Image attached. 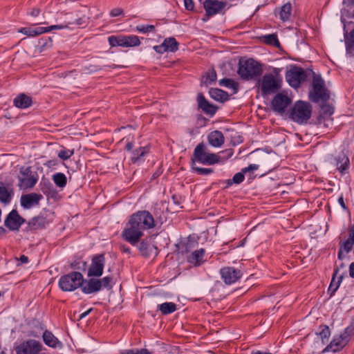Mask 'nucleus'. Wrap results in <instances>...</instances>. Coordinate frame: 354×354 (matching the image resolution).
<instances>
[{
    "mask_svg": "<svg viewBox=\"0 0 354 354\" xmlns=\"http://www.w3.org/2000/svg\"><path fill=\"white\" fill-rule=\"evenodd\" d=\"M154 226V218L149 212L138 211L130 216L121 236L132 245H136L143 236V232Z\"/></svg>",
    "mask_w": 354,
    "mask_h": 354,
    "instance_id": "f257e3e1",
    "label": "nucleus"
},
{
    "mask_svg": "<svg viewBox=\"0 0 354 354\" xmlns=\"http://www.w3.org/2000/svg\"><path fill=\"white\" fill-rule=\"evenodd\" d=\"M263 72L261 65L254 59L250 58L245 60H240L237 73L242 80H250L256 79Z\"/></svg>",
    "mask_w": 354,
    "mask_h": 354,
    "instance_id": "f03ea898",
    "label": "nucleus"
},
{
    "mask_svg": "<svg viewBox=\"0 0 354 354\" xmlns=\"http://www.w3.org/2000/svg\"><path fill=\"white\" fill-rule=\"evenodd\" d=\"M312 114V106L309 102L299 100L292 107L289 118L299 124H306Z\"/></svg>",
    "mask_w": 354,
    "mask_h": 354,
    "instance_id": "7ed1b4c3",
    "label": "nucleus"
},
{
    "mask_svg": "<svg viewBox=\"0 0 354 354\" xmlns=\"http://www.w3.org/2000/svg\"><path fill=\"white\" fill-rule=\"evenodd\" d=\"M220 156L207 151L203 142L199 143L194 149L191 163L195 165L196 162L205 165H212L220 162Z\"/></svg>",
    "mask_w": 354,
    "mask_h": 354,
    "instance_id": "20e7f679",
    "label": "nucleus"
},
{
    "mask_svg": "<svg viewBox=\"0 0 354 354\" xmlns=\"http://www.w3.org/2000/svg\"><path fill=\"white\" fill-rule=\"evenodd\" d=\"M84 282L82 273L72 272L62 276L58 282L59 288L64 292H72L81 287Z\"/></svg>",
    "mask_w": 354,
    "mask_h": 354,
    "instance_id": "39448f33",
    "label": "nucleus"
},
{
    "mask_svg": "<svg viewBox=\"0 0 354 354\" xmlns=\"http://www.w3.org/2000/svg\"><path fill=\"white\" fill-rule=\"evenodd\" d=\"M313 88L309 92V99L315 103L320 101L325 102L330 98L328 90L325 87V82L319 75H315L313 79Z\"/></svg>",
    "mask_w": 354,
    "mask_h": 354,
    "instance_id": "423d86ee",
    "label": "nucleus"
},
{
    "mask_svg": "<svg viewBox=\"0 0 354 354\" xmlns=\"http://www.w3.org/2000/svg\"><path fill=\"white\" fill-rule=\"evenodd\" d=\"M280 83L281 80L273 74L266 73L262 78L258 81L261 95L265 97L277 92L281 87Z\"/></svg>",
    "mask_w": 354,
    "mask_h": 354,
    "instance_id": "0eeeda50",
    "label": "nucleus"
},
{
    "mask_svg": "<svg viewBox=\"0 0 354 354\" xmlns=\"http://www.w3.org/2000/svg\"><path fill=\"white\" fill-rule=\"evenodd\" d=\"M109 44L112 47H134L140 44L139 37L136 35H112L108 38Z\"/></svg>",
    "mask_w": 354,
    "mask_h": 354,
    "instance_id": "6e6552de",
    "label": "nucleus"
},
{
    "mask_svg": "<svg viewBox=\"0 0 354 354\" xmlns=\"http://www.w3.org/2000/svg\"><path fill=\"white\" fill-rule=\"evenodd\" d=\"M306 73L299 66H293L286 73V80L289 85L295 88L300 86L301 83L306 79Z\"/></svg>",
    "mask_w": 354,
    "mask_h": 354,
    "instance_id": "1a4fd4ad",
    "label": "nucleus"
},
{
    "mask_svg": "<svg viewBox=\"0 0 354 354\" xmlns=\"http://www.w3.org/2000/svg\"><path fill=\"white\" fill-rule=\"evenodd\" d=\"M42 344L35 339H28L15 347L16 354H39Z\"/></svg>",
    "mask_w": 354,
    "mask_h": 354,
    "instance_id": "9d476101",
    "label": "nucleus"
},
{
    "mask_svg": "<svg viewBox=\"0 0 354 354\" xmlns=\"http://www.w3.org/2000/svg\"><path fill=\"white\" fill-rule=\"evenodd\" d=\"M105 264L104 254L95 255L91 260V266L88 270V277H99L102 275Z\"/></svg>",
    "mask_w": 354,
    "mask_h": 354,
    "instance_id": "9b49d317",
    "label": "nucleus"
},
{
    "mask_svg": "<svg viewBox=\"0 0 354 354\" xmlns=\"http://www.w3.org/2000/svg\"><path fill=\"white\" fill-rule=\"evenodd\" d=\"M220 274L223 281L227 285L236 283L243 275V272L241 270L233 267H224L221 268Z\"/></svg>",
    "mask_w": 354,
    "mask_h": 354,
    "instance_id": "f8f14e48",
    "label": "nucleus"
},
{
    "mask_svg": "<svg viewBox=\"0 0 354 354\" xmlns=\"http://www.w3.org/2000/svg\"><path fill=\"white\" fill-rule=\"evenodd\" d=\"M225 6L226 2L218 0H205L203 2V7L208 17L222 13Z\"/></svg>",
    "mask_w": 354,
    "mask_h": 354,
    "instance_id": "ddd939ff",
    "label": "nucleus"
},
{
    "mask_svg": "<svg viewBox=\"0 0 354 354\" xmlns=\"http://www.w3.org/2000/svg\"><path fill=\"white\" fill-rule=\"evenodd\" d=\"M329 160L330 162L335 166L342 174L348 172L350 164L349 158L344 152L337 156H331Z\"/></svg>",
    "mask_w": 354,
    "mask_h": 354,
    "instance_id": "4468645a",
    "label": "nucleus"
},
{
    "mask_svg": "<svg viewBox=\"0 0 354 354\" xmlns=\"http://www.w3.org/2000/svg\"><path fill=\"white\" fill-rule=\"evenodd\" d=\"M290 103L291 100L287 95L278 93L274 97L271 104L274 111L282 113Z\"/></svg>",
    "mask_w": 354,
    "mask_h": 354,
    "instance_id": "2eb2a0df",
    "label": "nucleus"
},
{
    "mask_svg": "<svg viewBox=\"0 0 354 354\" xmlns=\"http://www.w3.org/2000/svg\"><path fill=\"white\" fill-rule=\"evenodd\" d=\"M43 198L40 194L30 193L24 194L21 196L20 203L21 205L26 209H29L34 206L39 204V201Z\"/></svg>",
    "mask_w": 354,
    "mask_h": 354,
    "instance_id": "dca6fc26",
    "label": "nucleus"
},
{
    "mask_svg": "<svg viewBox=\"0 0 354 354\" xmlns=\"http://www.w3.org/2000/svg\"><path fill=\"white\" fill-rule=\"evenodd\" d=\"M24 221L16 210H12L6 217L4 224L10 230H17Z\"/></svg>",
    "mask_w": 354,
    "mask_h": 354,
    "instance_id": "f3484780",
    "label": "nucleus"
},
{
    "mask_svg": "<svg viewBox=\"0 0 354 354\" xmlns=\"http://www.w3.org/2000/svg\"><path fill=\"white\" fill-rule=\"evenodd\" d=\"M81 288L84 294L95 293L101 290V283L100 279L91 278L88 280H84Z\"/></svg>",
    "mask_w": 354,
    "mask_h": 354,
    "instance_id": "a211bd4d",
    "label": "nucleus"
},
{
    "mask_svg": "<svg viewBox=\"0 0 354 354\" xmlns=\"http://www.w3.org/2000/svg\"><path fill=\"white\" fill-rule=\"evenodd\" d=\"M198 107L202 111L208 115H213L216 113L217 107L212 104H210L203 96V94L199 93L197 97Z\"/></svg>",
    "mask_w": 354,
    "mask_h": 354,
    "instance_id": "6ab92c4d",
    "label": "nucleus"
},
{
    "mask_svg": "<svg viewBox=\"0 0 354 354\" xmlns=\"http://www.w3.org/2000/svg\"><path fill=\"white\" fill-rule=\"evenodd\" d=\"M205 250L203 248L196 250L187 257V260L190 264L194 266H199L205 261Z\"/></svg>",
    "mask_w": 354,
    "mask_h": 354,
    "instance_id": "aec40b11",
    "label": "nucleus"
},
{
    "mask_svg": "<svg viewBox=\"0 0 354 354\" xmlns=\"http://www.w3.org/2000/svg\"><path fill=\"white\" fill-rule=\"evenodd\" d=\"M346 345V343L343 340L342 337L339 335H335L330 343L322 351V353H324L329 351L338 352Z\"/></svg>",
    "mask_w": 354,
    "mask_h": 354,
    "instance_id": "412c9836",
    "label": "nucleus"
},
{
    "mask_svg": "<svg viewBox=\"0 0 354 354\" xmlns=\"http://www.w3.org/2000/svg\"><path fill=\"white\" fill-rule=\"evenodd\" d=\"M208 141L212 146L219 147L224 143V136L221 131H214L209 134Z\"/></svg>",
    "mask_w": 354,
    "mask_h": 354,
    "instance_id": "4be33fe9",
    "label": "nucleus"
},
{
    "mask_svg": "<svg viewBox=\"0 0 354 354\" xmlns=\"http://www.w3.org/2000/svg\"><path fill=\"white\" fill-rule=\"evenodd\" d=\"M149 152V149L146 147H139L132 151L131 157L133 163H141L145 160V155Z\"/></svg>",
    "mask_w": 354,
    "mask_h": 354,
    "instance_id": "5701e85b",
    "label": "nucleus"
},
{
    "mask_svg": "<svg viewBox=\"0 0 354 354\" xmlns=\"http://www.w3.org/2000/svg\"><path fill=\"white\" fill-rule=\"evenodd\" d=\"M32 98L25 94H20L14 100V105L20 109H26L31 106Z\"/></svg>",
    "mask_w": 354,
    "mask_h": 354,
    "instance_id": "b1692460",
    "label": "nucleus"
},
{
    "mask_svg": "<svg viewBox=\"0 0 354 354\" xmlns=\"http://www.w3.org/2000/svg\"><path fill=\"white\" fill-rule=\"evenodd\" d=\"M42 337L44 343L50 347L56 348L62 345L59 339L49 330H46Z\"/></svg>",
    "mask_w": 354,
    "mask_h": 354,
    "instance_id": "393cba45",
    "label": "nucleus"
},
{
    "mask_svg": "<svg viewBox=\"0 0 354 354\" xmlns=\"http://www.w3.org/2000/svg\"><path fill=\"white\" fill-rule=\"evenodd\" d=\"M209 95L213 100L223 102L229 99V95L227 92L219 88H210Z\"/></svg>",
    "mask_w": 354,
    "mask_h": 354,
    "instance_id": "a878e982",
    "label": "nucleus"
},
{
    "mask_svg": "<svg viewBox=\"0 0 354 354\" xmlns=\"http://www.w3.org/2000/svg\"><path fill=\"white\" fill-rule=\"evenodd\" d=\"M19 183L18 186L21 189H28L32 188L37 182V178L33 175H30L26 177H18Z\"/></svg>",
    "mask_w": 354,
    "mask_h": 354,
    "instance_id": "bb28decb",
    "label": "nucleus"
},
{
    "mask_svg": "<svg viewBox=\"0 0 354 354\" xmlns=\"http://www.w3.org/2000/svg\"><path fill=\"white\" fill-rule=\"evenodd\" d=\"M346 274V272H344L343 273L339 274L337 277V280H336V277L337 276H335L334 273L333 274L332 279L328 290V292L330 294V296L335 295V292L337 290L338 288L340 286V283L344 278V274Z\"/></svg>",
    "mask_w": 354,
    "mask_h": 354,
    "instance_id": "cd10ccee",
    "label": "nucleus"
},
{
    "mask_svg": "<svg viewBox=\"0 0 354 354\" xmlns=\"http://www.w3.org/2000/svg\"><path fill=\"white\" fill-rule=\"evenodd\" d=\"M13 192L0 182V202L8 204L12 200Z\"/></svg>",
    "mask_w": 354,
    "mask_h": 354,
    "instance_id": "c85d7f7f",
    "label": "nucleus"
},
{
    "mask_svg": "<svg viewBox=\"0 0 354 354\" xmlns=\"http://www.w3.org/2000/svg\"><path fill=\"white\" fill-rule=\"evenodd\" d=\"M344 30L346 50V53L349 55L354 51V30H351L349 33H347L345 27Z\"/></svg>",
    "mask_w": 354,
    "mask_h": 354,
    "instance_id": "c756f323",
    "label": "nucleus"
},
{
    "mask_svg": "<svg viewBox=\"0 0 354 354\" xmlns=\"http://www.w3.org/2000/svg\"><path fill=\"white\" fill-rule=\"evenodd\" d=\"M45 29L43 27H24L19 30L21 32L28 37H35L45 32Z\"/></svg>",
    "mask_w": 354,
    "mask_h": 354,
    "instance_id": "7c9ffc66",
    "label": "nucleus"
},
{
    "mask_svg": "<svg viewBox=\"0 0 354 354\" xmlns=\"http://www.w3.org/2000/svg\"><path fill=\"white\" fill-rule=\"evenodd\" d=\"M39 185L44 194L50 197H53L55 195V189L53 184L48 180H42Z\"/></svg>",
    "mask_w": 354,
    "mask_h": 354,
    "instance_id": "2f4dec72",
    "label": "nucleus"
},
{
    "mask_svg": "<svg viewBox=\"0 0 354 354\" xmlns=\"http://www.w3.org/2000/svg\"><path fill=\"white\" fill-rule=\"evenodd\" d=\"M158 309L162 315H169L176 310V304L173 302H165L158 305Z\"/></svg>",
    "mask_w": 354,
    "mask_h": 354,
    "instance_id": "473e14b6",
    "label": "nucleus"
},
{
    "mask_svg": "<svg viewBox=\"0 0 354 354\" xmlns=\"http://www.w3.org/2000/svg\"><path fill=\"white\" fill-rule=\"evenodd\" d=\"M198 243L194 240H191L188 239L186 241L180 243L179 247V250L183 254H187L192 252V249H194Z\"/></svg>",
    "mask_w": 354,
    "mask_h": 354,
    "instance_id": "72a5a7b5",
    "label": "nucleus"
},
{
    "mask_svg": "<svg viewBox=\"0 0 354 354\" xmlns=\"http://www.w3.org/2000/svg\"><path fill=\"white\" fill-rule=\"evenodd\" d=\"M292 11V6L290 3H286L280 8L279 15V18L286 21L290 19Z\"/></svg>",
    "mask_w": 354,
    "mask_h": 354,
    "instance_id": "f704fd0d",
    "label": "nucleus"
},
{
    "mask_svg": "<svg viewBox=\"0 0 354 354\" xmlns=\"http://www.w3.org/2000/svg\"><path fill=\"white\" fill-rule=\"evenodd\" d=\"M53 180L55 184L60 187L63 188L66 185L67 178L64 174L59 172L53 175Z\"/></svg>",
    "mask_w": 354,
    "mask_h": 354,
    "instance_id": "c9c22d12",
    "label": "nucleus"
},
{
    "mask_svg": "<svg viewBox=\"0 0 354 354\" xmlns=\"http://www.w3.org/2000/svg\"><path fill=\"white\" fill-rule=\"evenodd\" d=\"M168 52H176L178 49V43L174 37H169L163 41Z\"/></svg>",
    "mask_w": 354,
    "mask_h": 354,
    "instance_id": "e433bc0d",
    "label": "nucleus"
},
{
    "mask_svg": "<svg viewBox=\"0 0 354 354\" xmlns=\"http://www.w3.org/2000/svg\"><path fill=\"white\" fill-rule=\"evenodd\" d=\"M216 80V73L212 69L208 71L205 76L203 77L202 83L205 86H209L214 83Z\"/></svg>",
    "mask_w": 354,
    "mask_h": 354,
    "instance_id": "4c0bfd02",
    "label": "nucleus"
},
{
    "mask_svg": "<svg viewBox=\"0 0 354 354\" xmlns=\"http://www.w3.org/2000/svg\"><path fill=\"white\" fill-rule=\"evenodd\" d=\"M353 335L354 326L353 325H349L344 330V331L339 335V336L343 338V340L347 344Z\"/></svg>",
    "mask_w": 354,
    "mask_h": 354,
    "instance_id": "58836bf2",
    "label": "nucleus"
},
{
    "mask_svg": "<svg viewBox=\"0 0 354 354\" xmlns=\"http://www.w3.org/2000/svg\"><path fill=\"white\" fill-rule=\"evenodd\" d=\"M318 335L320 336L323 344L327 342L330 335V331L328 326L326 325L321 326Z\"/></svg>",
    "mask_w": 354,
    "mask_h": 354,
    "instance_id": "ea45409f",
    "label": "nucleus"
},
{
    "mask_svg": "<svg viewBox=\"0 0 354 354\" xmlns=\"http://www.w3.org/2000/svg\"><path fill=\"white\" fill-rule=\"evenodd\" d=\"M219 85L225 86L229 88H232L234 91L237 89V84L232 79L223 78L219 81Z\"/></svg>",
    "mask_w": 354,
    "mask_h": 354,
    "instance_id": "a19ab883",
    "label": "nucleus"
},
{
    "mask_svg": "<svg viewBox=\"0 0 354 354\" xmlns=\"http://www.w3.org/2000/svg\"><path fill=\"white\" fill-rule=\"evenodd\" d=\"M191 167L193 171L196 172L199 175L207 176L213 172V169L211 168H202L196 166L194 163H191Z\"/></svg>",
    "mask_w": 354,
    "mask_h": 354,
    "instance_id": "79ce46f5",
    "label": "nucleus"
},
{
    "mask_svg": "<svg viewBox=\"0 0 354 354\" xmlns=\"http://www.w3.org/2000/svg\"><path fill=\"white\" fill-rule=\"evenodd\" d=\"M73 149L71 150L64 148L58 152L57 156L60 159L66 160L69 159L73 155Z\"/></svg>",
    "mask_w": 354,
    "mask_h": 354,
    "instance_id": "37998d69",
    "label": "nucleus"
},
{
    "mask_svg": "<svg viewBox=\"0 0 354 354\" xmlns=\"http://www.w3.org/2000/svg\"><path fill=\"white\" fill-rule=\"evenodd\" d=\"M47 223L46 218L42 216L35 217L32 221V223L35 226V228L44 227Z\"/></svg>",
    "mask_w": 354,
    "mask_h": 354,
    "instance_id": "c03bdc74",
    "label": "nucleus"
},
{
    "mask_svg": "<svg viewBox=\"0 0 354 354\" xmlns=\"http://www.w3.org/2000/svg\"><path fill=\"white\" fill-rule=\"evenodd\" d=\"M353 245L354 243H353L352 241L346 239L345 241L341 242L339 243V248L342 249L343 251L348 254L351 251Z\"/></svg>",
    "mask_w": 354,
    "mask_h": 354,
    "instance_id": "a18cd8bd",
    "label": "nucleus"
},
{
    "mask_svg": "<svg viewBox=\"0 0 354 354\" xmlns=\"http://www.w3.org/2000/svg\"><path fill=\"white\" fill-rule=\"evenodd\" d=\"M39 45L42 50L52 46V39L50 37H41L39 41Z\"/></svg>",
    "mask_w": 354,
    "mask_h": 354,
    "instance_id": "49530a36",
    "label": "nucleus"
},
{
    "mask_svg": "<svg viewBox=\"0 0 354 354\" xmlns=\"http://www.w3.org/2000/svg\"><path fill=\"white\" fill-rule=\"evenodd\" d=\"M112 280L113 278L110 276H106L102 278V279H100V281L101 283V288L103 287L107 290H110L112 288Z\"/></svg>",
    "mask_w": 354,
    "mask_h": 354,
    "instance_id": "de8ad7c7",
    "label": "nucleus"
},
{
    "mask_svg": "<svg viewBox=\"0 0 354 354\" xmlns=\"http://www.w3.org/2000/svg\"><path fill=\"white\" fill-rule=\"evenodd\" d=\"M265 39L266 43L273 45V46H279V41L276 35L270 34L265 36Z\"/></svg>",
    "mask_w": 354,
    "mask_h": 354,
    "instance_id": "09e8293b",
    "label": "nucleus"
},
{
    "mask_svg": "<svg viewBox=\"0 0 354 354\" xmlns=\"http://www.w3.org/2000/svg\"><path fill=\"white\" fill-rule=\"evenodd\" d=\"M136 29L138 32L146 33L149 32H152L154 30L155 27L153 25H141L138 26Z\"/></svg>",
    "mask_w": 354,
    "mask_h": 354,
    "instance_id": "8fccbe9b",
    "label": "nucleus"
},
{
    "mask_svg": "<svg viewBox=\"0 0 354 354\" xmlns=\"http://www.w3.org/2000/svg\"><path fill=\"white\" fill-rule=\"evenodd\" d=\"M245 173L243 172V170L241 169V172H238L234 174L233 178H232V182H234V184H240L241 183L245 178L244 176Z\"/></svg>",
    "mask_w": 354,
    "mask_h": 354,
    "instance_id": "3c124183",
    "label": "nucleus"
},
{
    "mask_svg": "<svg viewBox=\"0 0 354 354\" xmlns=\"http://www.w3.org/2000/svg\"><path fill=\"white\" fill-rule=\"evenodd\" d=\"M68 28L67 25H53L48 27H43L44 28L45 32H48L52 30H62Z\"/></svg>",
    "mask_w": 354,
    "mask_h": 354,
    "instance_id": "603ef678",
    "label": "nucleus"
},
{
    "mask_svg": "<svg viewBox=\"0 0 354 354\" xmlns=\"http://www.w3.org/2000/svg\"><path fill=\"white\" fill-rule=\"evenodd\" d=\"M322 111L324 116H330L333 114V108L330 105H323Z\"/></svg>",
    "mask_w": 354,
    "mask_h": 354,
    "instance_id": "864d4df0",
    "label": "nucleus"
},
{
    "mask_svg": "<svg viewBox=\"0 0 354 354\" xmlns=\"http://www.w3.org/2000/svg\"><path fill=\"white\" fill-rule=\"evenodd\" d=\"M138 250L143 254H147L149 250V243L142 241L138 245Z\"/></svg>",
    "mask_w": 354,
    "mask_h": 354,
    "instance_id": "5fc2aeb1",
    "label": "nucleus"
},
{
    "mask_svg": "<svg viewBox=\"0 0 354 354\" xmlns=\"http://www.w3.org/2000/svg\"><path fill=\"white\" fill-rule=\"evenodd\" d=\"M30 167H21L20 169V175L18 177H26L32 175Z\"/></svg>",
    "mask_w": 354,
    "mask_h": 354,
    "instance_id": "6e6d98bb",
    "label": "nucleus"
},
{
    "mask_svg": "<svg viewBox=\"0 0 354 354\" xmlns=\"http://www.w3.org/2000/svg\"><path fill=\"white\" fill-rule=\"evenodd\" d=\"M153 49L156 53H160V54H162L165 52H168L163 42L160 45L154 46Z\"/></svg>",
    "mask_w": 354,
    "mask_h": 354,
    "instance_id": "4d7b16f0",
    "label": "nucleus"
},
{
    "mask_svg": "<svg viewBox=\"0 0 354 354\" xmlns=\"http://www.w3.org/2000/svg\"><path fill=\"white\" fill-rule=\"evenodd\" d=\"M259 165L251 164L248 167L243 168L242 170H243V172H244L245 174L248 171L257 170L259 169Z\"/></svg>",
    "mask_w": 354,
    "mask_h": 354,
    "instance_id": "13d9d810",
    "label": "nucleus"
},
{
    "mask_svg": "<svg viewBox=\"0 0 354 354\" xmlns=\"http://www.w3.org/2000/svg\"><path fill=\"white\" fill-rule=\"evenodd\" d=\"M123 14L122 9L120 8H115L110 12V15L113 17L120 16Z\"/></svg>",
    "mask_w": 354,
    "mask_h": 354,
    "instance_id": "bf43d9fd",
    "label": "nucleus"
},
{
    "mask_svg": "<svg viewBox=\"0 0 354 354\" xmlns=\"http://www.w3.org/2000/svg\"><path fill=\"white\" fill-rule=\"evenodd\" d=\"M185 8L187 10H193L194 8V3L193 0H183Z\"/></svg>",
    "mask_w": 354,
    "mask_h": 354,
    "instance_id": "052dcab7",
    "label": "nucleus"
},
{
    "mask_svg": "<svg viewBox=\"0 0 354 354\" xmlns=\"http://www.w3.org/2000/svg\"><path fill=\"white\" fill-rule=\"evenodd\" d=\"M138 348L126 349L120 351V354H138Z\"/></svg>",
    "mask_w": 354,
    "mask_h": 354,
    "instance_id": "680f3d73",
    "label": "nucleus"
},
{
    "mask_svg": "<svg viewBox=\"0 0 354 354\" xmlns=\"http://www.w3.org/2000/svg\"><path fill=\"white\" fill-rule=\"evenodd\" d=\"M345 268V265L344 263H341L339 265H336L335 268L334 269L333 273L335 276H337L339 272Z\"/></svg>",
    "mask_w": 354,
    "mask_h": 354,
    "instance_id": "e2e57ef3",
    "label": "nucleus"
},
{
    "mask_svg": "<svg viewBox=\"0 0 354 354\" xmlns=\"http://www.w3.org/2000/svg\"><path fill=\"white\" fill-rule=\"evenodd\" d=\"M120 249L124 253H127V254H131V249L127 245H124V244L120 245Z\"/></svg>",
    "mask_w": 354,
    "mask_h": 354,
    "instance_id": "0e129e2a",
    "label": "nucleus"
},
{
    "mask_svg": "<svg viewBox=\"0 0 354 354\" xmlns=\"http://www.w3.org/2000/svg\"><path fill=\"white\" fill-rule=\"evenodd\" d=\"M348 240L352 241L354 243V224H353L349 229Z\"/></svg>",
    "mask_w": 354,
    "mask_h": 354,
    "instance_id": "69168bd1",
    "label": "nucleus"
},
{
    "mask_svg": "<svg viewBox=\"0 0 354 354\" xmlns=\"http://www.w3.org/2000/svg\"><path fill=\"white\" fill-rule=\"evenodd\" d=\"M221 153L225 154V158H230L233 155V150L232 149H227L225 151H223Z\"/></svg>",
    "mask_w": 354,
    "mask_h": 354,
    "instance_id": "338daca9",
    "label": "nucleus"
},
{
    "mask_svg": "<svg viewBox=\"0 0 354 354\" xmlns=\"http://www.w3.org/2000/svg\"><path fill=\"white\" fill-rule=\"evenodd\" d=\"M40 13V10L37 8H33L30 12H28V15L32 17H37Z\"/></svg>",
    "mask_w": 354,
    "mask_h": 354,
    "instance_id": "774afa93",
    "label": "nucleus"
}]
</instances>
